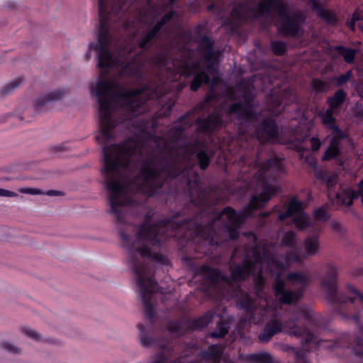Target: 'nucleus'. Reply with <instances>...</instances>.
Here are the masks:
<instances>
[{"instance_id":"38","label":"nucleus","mask_w":363,"mask_h":363,"mask_svg":"<svg viewBox=\"0 0 363 363\" xmlns=\"http://www.w3.org/2000/svg\"><path fill=\"white\" fill-rule=\"evenodd\" d=\"M352 72L351 70L347 71L345 74L338 77L336 79L338 85H342L349 82L352 78Z\"/></svg>"},{"instance_id":"47","label":"nucleus","mask_w":363,"mask_h":363,"mask_svg":"<svg viewBox=\"0 0 363 363\" xmlns=\"http://www.w3.org/2000/svg\"><path fill=\"white\" fill-rule=\"evenodd\" d=\"M241 109H242V106L240 104H233L231 106L230 109V113H234V112H236V111H240Z\"/></svg>"},{"instance_id":"58","label":"nucleus","mask_w":363,"mask_h":363,"mask_svg":"<svg viewBox=\"0 0 363 363\" xmlns=\"http://www.w3.org/2000/svg\"><path fill=\"white\" fill-rule=\"evenodd\" d=\"M304 18H305L304 17H301V18H300L299 21H303V20H304Z\"/></svg>"},{"instance_id":"10","label":"nucleus","mask_w":363,"mask_h":363,"mask_svg":"<svg viewBox=\"0 0 363 363\" xmlns=\"http://www.w3.org/2000/svg\"><path fill=\"white\" fill-rule=\"evenodd\" d=\"M159 172L155 167V163L151 162H146L142 167L140 171V177L138 179V182L140 180L142 183L140 184L141 186L140 189L143 191L145 190V186L152 189L156 186V183L158 179Z\"/></svg>"},{"instance_id":"25","label":"nucleus","mask_w":363,"mask_h":363,"mask_svg":"<svg viewBox=\"0 0 363 363\" xmlns=\"http://www.w3.org/2000/svg\"><path fill=\"white\" fill-rule=\"evenodd\" d=\"M346 97V94L342 90L337 91L335 95L328 99V101L330 106V108H337L341 104L343 103Z\"/></svg>"},{"instance_id":"49","label":"nucleus","mask_w":363,"mask_h":363,"mask_svg":"<svg viewBox=\"0 0 363 363\" xmlns=\"http://www.w3.org/2000/svg\"><path fill=\"white\" fill-rule=\"evenodd\" d=\"M351 19H352L353 21H355V22L359 21L360 19L359 13H358L357 12L354 13Z\"/></svg>"},{"instance_id":"56","label":"nucleus","mask_w":363,"mask_h":363,"mask_svg":"<svg viewBox=\"0 0 363 363\" xmlns=\"http://www.w3.org/2000/svg\"><path fill=\"white\" fill-rule=\"evenodd\" d=\"M245 116H246L247 118H248L250 117V114H249L248 113H246Z\"/></svg>"},{"instance_id":"9","label":"nucleus","mask_w":363,"mask_h":363,"mask_svg":"<svg viewBox=\"0 0 363 363\" xmlns=\"http://www.w3.org/2000/svg\"><path fill=\"white\" fill-rule=\"evenodd\" d=\"M135 272L137 275V282L141 289L145 311L147 315L152 316V307L145 299L147 294H151L155 291L157 289V283L152 279L147 277L148 272L145 267H137L135 269Z\"/></svg>"},{"instance_id":"54","label":"nucleus","mask_w":363,"mask_h":363,"mask_svg":"<svg viewBox=\"0 0 363 363\" xmlns=\"http://www.w3.org/2000/svg\"><path fill=\"white\" fill-rule=\"evenodd\" d=\"M333 225L335 227V228H338L340 226V224L338 223H333Z\"/></svg>"},{"instance_id":"51","label":"nucleus","mask_w":363,"mask_h":363,"mask_svg":"<svg viewBox=\"0 0 363 363\" xmlns=\"http://www.w3.org/2000/svg\"><path fill=\"white\" fill-rule=\"evenodd\" d=\"M262 174H263V169H259V174L257 175V177H258L259 179H262Z\"/></svg>"},{"instance_id":"50","label":"nucleus","mask_w":363,"mask_h":363,"mask_svg":"<svg viewBox=\"0 0 363 363\" xmlns=\"http://www.w3.org/2000/svg\"><path fill=\"white\" fill-rule=\"evenodd\" d=\"M347 24L352 30H354L355 21H353V20L351 19L350 21L347 23Z\"/></svg>"},{"instance_id":"35","label":"nucleus","mask_w":363,"mask_h":363,"mask_svg":"<svg viewBox=\"0 0 363 363\" xmlns=\"http://www.w3.org/2000/svg\"><path fill=\"white\" fill-rule=\"evenodd\" d=\"M199 164L201 169H206L209 164V157L204 152H199L197 154Z\"/></svg>"},{"instance_id":"17","label":"nucleus","mask_w":363,"mask_h":363,"mask_svg":"<svg viewBox=\"0 0 363 363\" xmlns=\"http://www.w3.org/2000/svg\"><path fill=\"white\" fill-rule=\"evenodd\" d=\"M281 324L276 320H272L266 325L264 330L259 335V338L262 342H268L272 336L281 331Z\"/></svg>"},{"instance_id":"6","label":"nucleus","mask_w":363,"mask_h":363,"mask_svg":"<svg viewBox=\"0 0 363 363\" xmlns=\"http://www.w3.org/2000/svg\"><path fill=\"white\" fill-rule=\"evenodd\" d=\"M258 13L267 14L271 10H276L280 19L277 22L279 32L291 36H298L302 34V30L297 22L291 21L285 10V5L281 0H262L257 6Z\"/></svg>"},{"instance_id":"31","label":"nucleus","mask_w":363,"mask_h":363,"mask_svg":"<svg viewBox=\"0 0 363 363\" xmlns=\"http://www.w3.org/2000/svg\"><path fill=\"white\" fill-rule=\"evenodd\" d=\"M315 218L319 221H325L330 218V214L325 207L322 206L314 211Z\"/></svg>"},{"instance_id":"14","label":"nucleus","mask_w":363,"mask_h":363,"mask_svg":"<svg viewBox=\"0 0 363 363\" xmlns=\"http://www.w3.org/2000/svg\"><path fill=\"white\" fill-rule=\"evenodd\" d=\"M284 328L290 335L304 337L305 342L307 343L312 342L315 339V337L308 331L299 329L292 320L286 321L284 325Z\"/></svg>"},{"instance_id":"53","label":"nucleus","mask_w":363,"mask_h":363,"mask_svg":"<svg viewBox=\"0 0 363 363\" xmlns=\"http://www.w3.org/2000/svg\"><path fill=\"white\" fill-rule=\"evenodd\" d=\"M142 343H143L144 345H147L149 342H147L145 339H143V340H142Z\"/></svg>"},{"instance_id":"55","label":"nucleus","mask_w":363,"mask_h":363,"mask_svg":"<svg viewBox=\"0 0 363 363\" xmlns=\"http://www.w3.org/2000/svg\"><path fill=\"white\" fill-rule=\"evenodd\" d=\"M354 320L356 321L357 323H359V318L357 317V316H355L354 318Z\"/></svg>"},{"instance_id":"20","label":"nucleus","mask_w":363,"mask_h":363,"mask_svg":"<svg viewBox=\"0 0 363 363\" xmlns=\"http://www.w3.org/2000/svg\"><path fill=\"white\" fill-rule=\"evenodd\" d=\"M171 13L165 15L161 21H159L152 31H150L146 36L140 42V47L144 48L149 40H150L161 29L163 24L172 18Z\"/></svg>"},{"instance_id":"23","label":"nucleus","mask_w":363,"mask_h":363,"mask_svg":"<svg viewBox=\"0 0 363 363\" xmlns=\"http://www.w3.org/2000/svg\"><path fill=\"white\" fill-rule=\"evenodd\" d=\"M294 223L298 230H303L310 225V218L306 213H301L294 217Z\"/></svg>"},{"instance_id":"52","label":"nucleus","mask_w":363,"mask_h":363,"mask_svg":"<svg viewBox=\"0 0 363 363\" xmlns=\"http://www.w3.org/2000/svg\"><path fill=\"white\" fill-rule=\"evenodd\" d=\"M213 274L215 277H218V272L217 270L213 269Z\"/></svg>"},{"instance_id":"18","label":"nucleus","mask_w":363,"mask_h":363,"mask_svg":"<svg viewBox=\"0 0 363 363\" xmlns=\"http://www.w3.org/2000/svg\"><path fill=\"white\" fill-rule=\"evenodd\" d=\"M322 121L327 128L332 130L333 135H337V136L340 138H344V134L335 123L333 110L332 108H328L325 113L322 115Z\"/></svg>"},{"instance_id":"12","label":"nucleus","mask_w":363,"mask_h":363,"mask_svg":"<svg viewBox=\"0 0 363 363\" xmlns=\"http://www.w3.org/2000/svg\"><path fill=\"white\" fill-rule=\"evenodd\" d=\"M359 196L362 197L363 203V180L359 184ZM358 194L350 187L343 188L340 192L336 194L335 201L339 205L350 206L354 199H357Z\"/></svg>"},{"instance_id":"43","label":"nucleus","mask_w":363,"mask_h":363,"mask_svg":"<svg viewBox=\"0 0 363 363\" xmlns=\"http://www.w3.org/2000/svg\"><path fill=\"white\" fill-rule=\"evenodd\" d=\"M0 196L16 197L17 194L13 191L0 189Z\"/></svg>"},{"instance_id":"28","label":"nucleus","mask_w":363,"mask_h":363,"mask_svg":"<svg viewBox=\"0 0 363 363\" xmlns=\"http://www.w3.org/2000/svg\"><path fill=\"white\" fill-rule=\"evenodd\" d=\"M141 93L139 89L134 90L131 92L125 93L124 96L127 98L133 97L134 99H128L127 101L130 104V106L135 107L138 106L143 102L139 99L138 95Z\"/></svg>"},{"instance_id":"30","label":"nucleus","mask_w":363,"mask_h":363,"mask_svg":"<svg viewBox=\"0 0 363 363\" xmlns=\"http://www.w3.org/2000/svg\"><path fill=\"white\" fill-rule=\"evenodd\" d=\"M296 234L291 231L285 233L282 239V244L289 247H294L296 245Z\"/></svg>"},{"instance_id":"34","label":"nucleus","mask_w":363,"mask_h":363,"mask_svg":"<svg viewBox=\"0 0 363 363\" xmlns=\"http://www.w3.org/2000/svg\"><path fill=\"white\" fill-rule=\"evenodd\" d=\"M271 48L275 53L281 55L285 51L286 45L283 42L273 41L271 43Z\"/></svg>"},{"instance_id":"2","label":"nucleus","mask_w":363,"mask_h":363,"mask_svg":"<svg viewBox=\"0 0 363 363\" xmlns=\"http://www.w3.org/2000/svg\"><path fill=\"white\" fill-rule=\"evenodd\" d=\"M254 260H245L243 267H236L232 269V277L234 279L240 280L250 274L259 276L263 273V268L267 266L272 272L277 273L278 278L274 284V290L276 296L281 295V301L285 303H291L298 299L297 295H294L291 291H284V282L280 279L282 275L279 269H285L289 265H287L286 260L284 258L283 261H275L272 257H266L265 252L263 253V257L257 254V249L253 252Z\"/></svg>"},{"instance_id":"22","label":"nucleus","mask_w":363,"mask_h":363,"mask_svg":"<svg viewBox=\"0 0 363 363\" xmlns=\"http://www.w3.org/2000/svg\"><path fill=\"white\" fill-rule=\"evenodd\" d=\"M287 279L291 284L300 286H306L309 281L308 275L302 272L289 274L287 275Z\"/></svg>"},{"instance_id":"44","label":"nucleus","mask_w":363,"mask_h":363,"mask_svg":"<svg viewBox=\"0 0 363 363\" xmlns=\"http://www.w3.org/2000/svg\"><path fill=\"white\" fill-rule=\"evenodd\" d=\"M313 86L317 91H321L324 87V84L322 81L318 79H314L313 81Z\"/></svg>"},{"instance_id":"48","label":"nucleus","mask_w":363,"mask_h":363,"mask_svg":"<svg viewBox=\"0 0 363 363\" xmlns=\"http://www.w3.org/2000/svg\"><path fill=\"white\" fill-rule=\"evenodd\" d=\"M46 194L48 196H59L61 195L62 193L60 191L51 190L46 192Z\"/></svg>"},{"instance_id":"8","label":"nucleus","mask_w":363,"mask_h":363,"mask_svg":"<svg viewBox=\"0 0 363 363\" xmlns=\"http://www.w3.org/2000/svg\"><path fill=\"white\" fill-rule=\"evenodd\" d=\"M301 255L294 252L284 257L287 265L295 262H302L303 259L319 255L321 251L319 237L317 235H313L306 238L301 244Z\"/></svg>"},{"instance_id":"59","label":"nucleus","mask_w":363,"mask_h":363,"mask_svg":"<svg viewBox=\"0 0 363 363\" xmlns=\"http://www.w3.org/2000/svg\"><path fill=\"white\" fill-rule=\"evenodd\" d=\"M13 351H14V352H17L18 351V350L17 348H15V349L13 350Z\"/></svg>"},{"instance_id":"29","label":"nucleus","mask_w":363,"mask_h":363,"mask_svg":"<svg viewBox=\"0 0 363 363\" xmlns=\"http://www.w3.org/2000/svg\"><path fill=\"white\" fill-rule=\"evenodd\" d=\"M361 333L362 337H357L355 339V345L353 347V352L357 357L363 358V327L362 328Z\"/></svg>"},{"instance_id":"7","label":"nucleus","mask_w":363,"mask_h":363,"mask_svg":"<svg viewBox=\"0 0 363 363\" xmlns=\"http://www.w3.org/2000/svg\"><path fill=\"white\" fill-rule=\"evenodd\" d=\"M172 64L175 71L186 77L190 76L192 73H195L190 85L191 89L194 91H197L203 84H208L210 82V77L204 71L199 70V63L194 62L189 57L183 60H175Z\"/></svg>"},{"instance_id":"24","label":"nucleus","mask_w":363,"mask_h":363,"mask_svg":"<svg viewBox=\"0 0 363 363\" xmlns=\"http://www.w3.org/2000/svg\"><path fill=\"white\" fill-rule=\"evenodd\" d=\"M250 359L255 363H279L268 353L252 354L250 356Z\"/></svg>"},{"instance_id":"37","label":"nucleus","mask_w":363,"mask_h":363,"mask_svg":"<svg viewBox=\"0 0 363 363\" xmlns=\"http://www.w3.org/2000/svg\"><path fill=\"white\" fill-rule=\"evenodd\" d=\"M245 9L246 7L243 5L235 6L232 11V15L238 18H244L245 17Z\"/></svg>"},{"instance_id":"5","label":"nucleus","mask_w":363,"mask_h":363,"mask_svg":"<svg viewBox=\"0 0 363 363\" xmlns=\"http://www.w3.org/2000/svg\"><path fill=\"white\" fill-rule=\"evenodd\" d=\"M121 235L123 240V246L127 248L130 252L137 250L142 257L156 258L155 255H152L149 249L145 247L146 243H150L155 245L157 243L156 238L157 236V226L144 225L141 227L140 230L137 233L135 238L133 242H130L128 236L123 232H121Z\"/></svg>"},{"instance_id":"15","label":"nucleus","mask_w":363,"mask_h":363,"mask_svg":"<svg viewBox=\"0 0 363 363\" xmlns=\"http://www.w3.org/2000/svg\"><path fill=\"white\" fill-rule=\"evenodd\" d=\"M202 44L207 45V48L204 50L203 55L204 57L205 61L207 62L206 68L208 69L209 72H211V71L216 70L214 66L217 61V56L213 51V45L208 38H204L202 39Z\"/></svg>"},{"instance_id":"4","label":"nucleus","mask_w":363,"mask_h":363,"mask_svg":"<svg viewBox=\"0 0 363 363\" xmlns=\"http://www.w3.org/2000/svg\"><path fill=\"white\" fill-rule=\"evenodd\" d=\"M277 193V189L274 187L266 186L263 192L259 196H254L250 201L248 207L237 214L231 208H225L220 215V218L228 219L227 225L231 228H238L242 220L246 216L250 215V208L255 209L263 206L272 197ZM231 239L234 240L238 237V231L234 229L230 233Z\"/></svg>"},{"instance_id":"57","label":"nucleus","mask_w":363,"mask_h":363,"mask_svg":"<svg viewBox=\"0 0 363 363\" xmlns=\"http://www.w3.org/2000/svg\"><path fill=\"white\" fill-rule=\"evenodd\" d=\"M167 65L168 69H172V67L170 66V65L167 64Z\"/></svg>"},{"instance_id":"11","label":"nucleus","mask_w":363,"mask_h":363,"mask_svg":"<svg viewBox=\"0 0 363 363\" xmlns=\"http://www.w3.org/2000/svg\"><path fill=\"white\" fill-rule=\"evenodd\" d=\"M338 271L336 268H332L331 271L326 274L321 281V289L326 294L327 298L333 299L337 294V285L336 278Z\"/></svg>"},{"instance_id":"45","label":"nucleus","mask_w":363,"mask_h":363,"mask_svg":"<svg viewBox=\"0 0 363 363\" xmlns=\"http://www.w3.org/2000/svg\"><path fill=\"white\" fill-rule=\"evenodd\" d=\"M25 333L27 335L31 337H33L35 339H40V335L39 333H38L36 331H34L31 329H26L25 330Z\"/></svg>"},{"instance_id":"16","label":"nucleus","mask_w":363,"mask_h":363,"mask_svg":"<svg viewBox=\"0 0 363 363\" xmlns=\"http://www.w3.org/2000/svg\"><path fill=\"white\" fill-rule=\"evenodd\" d=\"M342 138L337 135L332 136L330 143L323 156V160H330L339 155L341 150L340 139Z\"/></svg>"},{"instance_id":"3","label":"nucleus","mask_w":363,"mask_h":363,"mask_svg":"<svg viewBox=\"0 0 363 363\" xmlns=\"http://www.w3.org/2000/svg\"><path fill=\"white\" fill-rule=\"evenodd\" d=\"M118 94V85L112 82L101 80L96 85V94L99 103L101 135L105 140L111 137V130L113 125L110 119L111 104L112 101L116 99Z\"/></svg>"},{"instance_id":"19","label":"nucleus","mask_w":363,"mask_h":363,"mask_svg":"<svg viewBox=\"0 0 363 363\" xmlns=\"http://www.w3.org/2000/svg\"><path fill=\"white\" fill-rule=\"evenodd\" d=\"M277 135V128L272 121H264L262 133H257V139L260 142L269 140Z\"/></svg>"},{"instance_id":"26","label":"nucleus","mask_w":363,"mask_h":363,"mask_svg":"<svg viewBox=\"0 0 363 363\" xmlns=\"http://www.w3.org/2000/svg\"><path fill=\"white\" fill-rule=\"evenodd\" d=\"M62 98V93L61 91H54V92L50 93L48 95H46L45 96L38 99L35 103V106L37 107H40L47 102L58 101V100H60Z\"/></svg>"},{"instance_id":"1","label":"nucleus","mask_w":363,"mask_h":363,"mask_svg":"<svg viewBox=\"0 0 363 363\" xmlns=\"http://www.w3.org/2000/svg\"><path fill=\"white\" fill-rule=\"evenodd\" d=\"M140 144L133 140L126 141L122 146L104 147V157L105 162V172L108 174L106 179L107 189L111 192L110 204L112 211L118 215V207L129 203L128 188L113 178L118 173L120 167H125L133 159L136 153H141Z\"/></svg>"},{"instance_id":"40","label":"nucleus","mask_w":363,"mask_h":363,"mask_svg":"<svg viewBox=\"0 0 363 363\" xmlns=\"http://www.w3.org/2000/svg\"><path fill=\"white\" fill-rule=\"evenodd\" d=\"M337 180V176L335 174L327 176L325 178V182L328 188L333 186L336 184Z\"/></svg>"},{"instance_id":"46","label":"nucleus","mask_w":363,"mask_h":363,"mask_svg":"<svg viewBox=\"0 0 363 363\" xmlns=\"http://www.w3.org/2000/svg\"><path fill=\"white\" fill-rule=\"evenodd\" d=\"M106 8V6L105 0H99V10L100 15H101L103 12H105Z\"/></svg>"},{"instance_id":"42","label":"nucleus","mask_w":363,"mask_h":363,"mask_svg":"<svg viewBox=\"0 0 363 363\" xmlns=\"http://www.w3.org/2000/svg\"><path fill=\"white\" fill-rule=\"evenodd\" d=\"M311 149L314 151H316L320 148V147L321 145V143L319 139H318L316 138H312L311 139Z\"/></svg>"},{"instance_id":"21","label":"nucleus","mask_w":363,"mask_h":363,"mask_svg":"<svg viewBox=\"0 0 363 363\" xmlns=\"http://www.w3.org/2000/svg\"><path fill=\"white\" fill-rule=\"evenodd\" d=\"M302 202L293 199L289 204L287 212L286 213H281L279 216L280 220H284L287 216H294V217L301 213H304L302 211Z\"/></svg>"},{"instance_id":"39","label":"nucleus","mask_w":363,"mask_h":363,"mask_svg":"<svg viewBox=\"0 0 363 363\" xmlns=\"http://www.w3.org/2000/svg\"><path fill=\"white\" fill-rule=\"evenodd\" d=\"M18 191L22 194H28L32 195H40L43 194V192L40 189L34 188H22L20 189Z\"/></svg>"},{"instance_id":"27","label":"nucleus","mask_w":363,"mask_h":363,"mask_svg":"<svg viewBox=\"0 0 363 363\" xmlns=\"http://www.w3.org/2000/svg\"><path fill=\"white\" fill-rule=\"evenodd\" d=\"M336 49L342 55L346 62L351 63L353 62L357 52L356 50L347 48L343 46H337Z\"/></svg>"},{"instance_id":"36","label":"nucleus","mask_w":363,"mask_h":363,"mask_svg":"<svg viewBox=\"0 0 363 363\" xmlns=\"http://www.w3.org/2000/svg\"><path fill=\"white\" fill-rule=\"evenodd\" d=\"M317 11L318 14L328 22L333 23L335 21V16L330 11L318 9Z\"/></svg>"},{"instance_id":"41","label":"nucleus","mask_w":363,"mask_h":363,"mask_svg":"<svg viewBox=\"0 0 363 363\" xmlns=\"http://www.w3.org/2000/svg\"><path fill=\"white\" fill-rule=\"evenodd\" d=\"M223 348L222 346L214 345L212 348V354L213 356V358L217 359L219 357L221 352H223Z\"/></svg>"},{"instance_id":"60","label":"nucleus","mask_w":363,"mask_h":363,"mask_svg":"<svg viewBox=\"0 0 363 363\" xmlns=\"http://www.w3.org/2000/svg\"><path fill=\"white\" fill-rule=\"evenodd\" d=\"M18 84L15 85L14 86L12 87V89H13L14 87H17Z\"/></svg>"},{"instance_id":"32","label":"nucleus","mask_w":363,"mask_h":363,"mask_svg":"<svg viewBox=\"0 0 363 363\" xmlns=\"http://www.w3.org/2000/svg\"><path fill=\"white\" fill-rule=\"evenodd\" d=\"M213 318V315L208 312L196 322V325L199 328L207 326L211 322Z\"/></svg>"},{"instance_id":"33","label":"nucleus","mask_w":363,"mask_h":363,"mask_svg":"<svg viewBox=\"0 0 363 363\" xmlns=\"http://www.w3.org/2000/svg\"><path fill=\"white\" fill-rule=\"evenodd\" d=\"M228 332V327L226 323H221L219 325V331H214L211 333V336L212 337H223Z\"/></svg>"},{"instance_id":"13","label":"nucleus","mask_w":363,"mask_h":363,"mask_svg":"<svg viewBox=\"0 0 363 363\" xmlns=\"http://www.w3.org/2000/svg\"><path fill=\"white\" fill-rule=\"evenodd\" d=\"M102 38V33L101 32L99 34V43L101 44V50L99 55L98 65L100 67H108L121 66V71L125 72L123 63L120 60H113L109 52L104 48L103 45L101 44Z\"/></svg>"}]
</instances>
